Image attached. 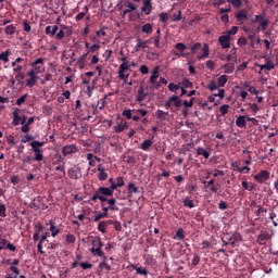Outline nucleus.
Segmentation results:
<instances>
[{
	"label": "nucleus",
	"mask_w": 278,
	"mask_h": 278,
	"mask_svg": "<svg viewBox=\"0 0 278 278\" xmlns=\"http://www.w3.org/2000/svg\"><path fill=\"white\" fill-rule=\"evenodd\" d=\"M16 31V27L14 25H9L5 27L7 35H13Z\"/></svg>",
	"instance_id": "58836bf2"
},
{
	"label": "nucleus",
	"mask_w": 278,
	"mask_h": 278,
	"mask_svg": "<svg viewBox=\"0 0 278 278\" xmlns=\"http://www.w3.org/2000/svg\"><path fill=\"white\" fill-rule=\"evenodd\" d=\"M67 175L72 179H77L78 178V172L75 168H70L67 172Z\"/></svg>",
	"instance_id": "473e14b6"
},
{
	"label": "nucleus",
	"mask_w": 278,
	"mask_h": 278,
	"mask_svg": "<svg viewBox=\"0 0 278 278\" xmlns=\"http://www.w3.org/2000/svg\"><path fill=\"white\" fill-rule=\"evenodd\" d=\"M42 152H43L42 150L34 152L35 153L34 161H38V162L42 161L43 160Z\"/></svg>",
	"instance_id": "e433bc0d"
},
{
	"label": "nucleus",
	"mask_w": 278,
	"mask_h": 278,
	"mask_svg": "<svg viewBox=\"0 0 278 278\" xmlns=\"http://www.w3.org/2000/svg\"><path fill=\"white\" fill-rule=\"evenodd\" d=\"M9 55H10V51H9V50L5 51V52H2V53L0 54V60H1V61H4V62L7 63V62H9Z\"/></svg>",
	"instance_id": "49530a36"
},
{
	"label": "nucleus",
	"mask_w": 278,
	"mask_h": 278,
	"mask_svg": "<svg viewBox=\"0 0 278 278\" xmlns=\"http://www.w3.org/2000/svg\"><path fill=\"white\" fill-rule=\"evenodd\" d=\"M111 223L112 219L109 220H102L99 223L98 225V229L101 231V233H106V231L110 229L111 227Z\"/></svg>",
	"instance_id": "f8f14e48"
},
{
	"label": "nucleus",
	"mask_w": 278,
	"mask_h": 278,
	"mask_svg": "<svg viewBox=\"0 0 278 278\" xmlns=\"http://www.w3.org/2000/svg\"><path fill=\"white\" fill-rule=\"evenodd\" d=\"M207 88H208V90H211V92H214L215 90L218 89V86H217L216 81L211 80V83H208V87Z\"/></svg>",
	"instance_id": "a18cd8bd"
},
{
	"label": "nucleus",
	"mask_w": 278,
	"mask_h": 278,
	"mask_svg": "<svg viewBox=\"0 0 278 278\" xmlns=\"http://www.w3.org/2000/svg\"><path fill=\"white\" fill-rule=\"evenodd\" d=\"M99 248H91V254L92 256H99L103 258V261H108V256H105V253L101 250V247L103 245H98Z\"/></svg>",
	"instance_id": "9b49d317"
},
{
	"label": "nucleus",
	"mask_w": 278,
	"mask_h": 278,
	"mask_svg": "<svg viewBox=\"0 0 278 278\" xmlns=\"http://www.w3.org/2000/svg\"><path fill=\"white\" fill-rule=\"evenodd\" d=\"M250 110L253 114H256L260 111V106L256 103L250 104Z\"/></svg>",
	"instance_id": "bf43d9fd"
},
{
	"label": "nucleus",
	"mask_w": 278,
	"mask_h": 278,
	"mask_svg": "<svg viewBox=\"0 0 278 278\" xmlns=\"http://www.w3.org/2000/svg\"><path fill=\"white\" fill-rule=\"evenodd\" d=\"M43 59L39 58L37 59L35 62H33L30 64V66L33 67V70L37 73V74H41L45 72V67H43Z\"/></svg>",
	"instance_id": "39448f33"
},
{
	"label": "nucleus",
	"mask_w": 278,
	"mask_h": 278,
	"mask_svg": "<svg viewBox=\"0 0 278 278\" xmlns=\"http://www.w3.org/2000/svg\"><path fill=\"white\" fill-rule=\"evenodd\" d=\"M99 269L103 270H108L110 271L111 270V266L110 264H108V260H103V262L99 263Z\"/></svg>",
	"instance_id": "cd10ccee"
},
{
	"label": "nucleus",
	"mask_w": 278,
	"mask_h": 278,
	"mask_svg": "<svg viewBox=\"0 0 278 278\" xmlns=\"http://www.w3.org/2000/svg\"><path fill=\"white\" fill-rule=\"evenodd\" d=\"M149 96H150V93L144 92V88L141 86L138 90L137 102L141 103Z\"/></svg>",
	"instance_id": "ddd939ff"
},
{
	"label": "nucleus",
	"mask_w": 278,
	"mask_h": 278,
	"mask_svg": "<svg viewBox=\"0 0 278 278\" xmlns=\"http://www.w3.org/2000/svg\"><path fill=\"white\" fill-rule=\"evenodd\" d=\"M170 101L174 102L176 108H181V105H182V101L177 96L170 97Z\"/></svg>",
	"instance_id": "7c9ffc66"
},
{
	"label": "nucleus",
	"mask_w": 278,
	"mask_h": 278,
	"mask_svg": "<svg viewBox=\"0 0 278 278\" xmlns=\"http://www.w3.org/2000/svg\"><path fill=\"white\" fill-rule=\"evenodd\" d=\"M27 98H28V94L25 93L24 96H22L21 98H18V99L16 100V104H17L18 106L22 105V104L26 101Z\"/></svg>",
	"instance_id": "864d4df0"
},
{
	"label": "nucleus",
	"mask_w": 278,
	"mask_h": 278,
	"mask_svg": "<svg viewBox=\"0 0 278 278\" xmlns=\"http://www.w3.org/2000/svg\"><path fill=\"white\" fill-rule=\"evenodd\" d=\"M108 177H109V174H108L105 170L99 172L98 178H99L100 180L104 181V180L108 179Z\"/></svg>",
	"instance_id": "5fc2aeb1"
},
{
	"label": "nucleus",
	"mask_w": 278,
	"mask_h": 278,
	"mask_svg": "<svg viewBox=\"0 0 278 278\" xmlns=\"http://www.w3.org/2000/svg\"><path fill=\"white\" fill-rule=\"evenodd\" d=\"M235 17H237V22H242L243 20H248V12L244 10L239 11V13H237V15H235Z\"/></svg>",
	"instance_id": "aec40b11"
},
{
	"label": "nucleus",
	"mask_w": 278,
	"mask_h": 278,
	"mask_svg": "<svg viewBox=\"0 0 278 278\" xmlns=\"http://www.w3.org/2000/svg\"><path fill=\"white\" fill-rule=\"evenodd\" d=\"M160 21L165 23L168 21V14L167 13H161L160 14Z\"/></svg>",
	"instance_id": "338daca9"
},
{
	"label": "nucleus",
	"mask_w": 278,
	"mask_h": 278,
	"mask_svg": "<svg viewBox=\"0 0 278 278\" xmlns=\"http://www.w3.org/2000/svg\"><path fill=\"white\" fill-rule=\"evenodd\" d=\"M45 143H46L45 141H37V140L31 141L30 147H31L34 153L41 151L42 150L41 147H43Z\"/></svg>",
	"instance_id": "4468645a"
},
{
	"label": "nucleus",
	"mask_w": 278,
	"mask_h": 278,
	"mask_svg": "<svg viewBox=\"0 0 278 278\" xmlns=\"http://www.w3.org/2000/svg\"><path fill=\"white\" fill-rule=\"evenodd\" d=\"M102 212L109 214V212H118V207L116 206V199H108L106 201H101Z\"/></svg>",
	"instance_id": "7ed1b4c3"
},
{
	"label": "nucleus",
	"mask_w": 278,
	"mask_h": 278,
	"mask_svg": "<svg viewBox=\"0 0 278 278\" xmlns=\"http://www.w3.org/2000/svg\"><path fill=\"white\" fill-rule=\"evenodd\" d=\"M119 186L113 182L111 187H100L96 193L91 197V201H106V197H113L114 190H116Z\"/></svg>",
	"instance_id": "f257e3e1"
},
{
	"label": "nucleus",
	"mask_w": 278,
	"mask_h": 278,
	"mask_svg": "<svg viewBox=\"0 0 278 278\" xmlns=\"http://www.w3.org/2000/svg\"><path fill=\"white\" fill-rule=\"evenodd\" d=\"M25 78V74L23 72L16 73L15 79L21 83Z\"/></svg>",
	"instance_id": "0e129e2a"
},
{
	"label": "nucleus",
	"mask_w": 278,
	"mask_h": 278,
	"mask_svg": "<svg viewBox=\"0 0 278 278\" xmlns=\"http://www.w3.org/2000/svg\"><path fill=\"white\" fill-rule=\"evenodd\" d=\"M109 213H99L96 217H94V223H99V220H102V218H108Z\"/></svg>",
	"instance_id": "37998d69"
},
{
	"label": "nucleus",
	"mask_w": 278,
	"mask_h": 278,
	"mask_svg": "<svg viewBox=\"0 0 278 278\" xmlns=\"http://www.w3.org/2000/svg\"><path fill=\"white\" fill-rule=\"evenodd\" d=\"M140 193V190L138 187L135 186V184L130 182L128 185V193L131 194V193Z\"/></svg>",
	"instance_id": "c85d7f7f"
},
{
	"label": "nucleus",
	"mask_w": 278,
	"mask_h": 278,
	"mask_svg": "<svg viewBox=\"0 0 278 278\" xmlns=\"http://www.w3.org/2000/svg\"><path fill=\"white\" fill-rule=\"evenodd\" d=\"M260 67L261 71H264L265 68L268 70V71H271L274 70V65L270 64V63H267V64H264V65H257Z\"/></svg>",
	"instance_id": "3c124183"
},
{
	"label": "nucleus",
	"mask_w": 278,
	"mask_h": 278,
	"mask_svg": "<svg viewBox=\"0 0 278 278\" xmlns=\"http://www.w3.org/2000/svg\"><path fill=\"white\" fill-rule=\"evenodd\" d=\"M129 127V124L127 122H121L117 126H114V131L116 134H119L127 129Z\"/></svg>",
	"instance_id": "dca6fc26"
},
{
	"label": "nucleus",
	"mask_w": 278,
	"mask_h": 278,
	"mask_svg": "<svg viewBox=\"0 0 278 278\" xmlns=\"http://www.w3.org/2000/svg\"><path fill=\"white\" fill-rule=\"evenodd\" d=\"M195 153L198 154V155H202V156H204V159H210V156H211V153L208 152V151H206L205 149H203V148H198L197 150H195Z\"/></svg>",
	"instance_id": "4be33fe9"
},
{
	"label": "nucleus",
	"mask_w": 278,
	"mask_h": 278,
	"mask_svg": "<svg viewBox=\"0 0 278 278\" xmlns=\"http://www.w3.org/2000/svg\"><path fill=\"white\" fill-rule=\"evenodd\" d=\"M218 41L222 49H229L231 47V37L229 35L219 36Z\"/></svg>",
	"instance_id": "0eeeda50"
},
{
	"label": "nucleus",
	"mask_w": 278,
	"mask_h": 278,
	"mask_svg": "<svg viewBox=\"0 0 278 278\" xmlns=\"http://www.w3.org/2000/svg\"><path fill=\"white\" fill-rule=\"evenodd\" d=\"M111 225H113V227H114V229H116V231H122V224L119 222L112 220Z\"/></svg>",
	"instance_id": "6e6d98bb"
},
{
	"label": "nucleus",
	"mask_w": 278,
	"mask_h": 278,
	"mask_svg": "<svg viewBox=\"0 0 278 278\" xmlns=\"http://www.w3.org/2000/svg\"><path fill=\"white\" fill-rule=\"evenodd\" d=\"M18 109H16L14 112H13V117H14V121H13V124L14 125H18L22 117L18 115Z\"/></svg>",
	"instance_id": "72a5a7b5"
},
{
	"label": "nucleus",
	"mask_w": 278,
	"mask_h": 278,
	"mask_svg": "<svg viewBox=\"0 0 278 278\" xmlns=\"http://www.w3.org/2000/svg\"><path fill=\"white\" fill-rule=\"evenodd\" d=\"M222 68H224V73L231 74V73H233L236 66H235V63H228V64L224 65Z\"/></svg>",
	"instance_id": "412c9836"
},
{
	"label": "nucleus",
	"mask_w": 278,
	"mask_h": 278,
	"mask_svg": "<svg viewBox=\"0 0 278 278\" xmlns=\"http://www.w3.org/2000/svg\"><path fill=\"white\" fill-rule=\"evenodd\" d=\"M89 53H90V51L84 53V54L80 56V59L77 61V63H78V65H79L80 68H84V67H85V65H86V60H87V56H88Z\"/></svg>",
	"instance_id": "5701e85b"
},
{
	"label": "nucleus",
	"mask_w": 278,
	"mask_h": 278,
	"mask_svg": "<svg viewBox=\"0 0 278 278\" xmlns=\"http://www.w3.org/2000/svg\"><path fill=\"white\" fill-rule=\"evenodd\" d=\"M48 225H50L52 238H55V236L60 233V228L55 226V223L53 220H50Z\"/></svg>",
	"instance_id": "f3484780"
},
{
	"label": "nucleus",
	"mask_w": 278,
	"mask_h": 278,
	"mask_svg": "<svg viewBox=\"0 0 278 278\" xmlns=\"http://www.w3.org/2000/svg\"><path fill=\"white\" fill-rule=\"evenodd\" d=\"M7 216V206L3 203H0V217L5 218Z\"/></svg>",
	"instance_id": "a19ab883"
},
{
	"label": "nucleus",
	"mask_w": 278,
	"mask_h": 278,
	"mask_svg": "<svg viewBox=\"0 0 278 278\" xmlns=\"http://www.w3.org/2000/svg\"><path fill=\"white\" fill-rule=\"evenodd\" d=\"M179 88H180V86H178V85H176V84H174V83H170V84L168 85V89H169L170 91H173V92H176L177 90H179Z\"/></svg>",
	"instance_id": "13d9d810"
},
{
	"label": "nucleus",
	"mask_w": 278,
	"mask_h": 278,
	"mask_svg": "<svg viewBox=\"0 0 278 278\" xmlns=\"http://www.w3.org/2000/svg\"><path fill=\"white\" fill-rule=\"evenodd\" d=\"M142 33L151 35L153 33V26L151 24H146L142 26Z\"/></svg>",
	"instance_id": "bb28decb"
},
{
	"label": "nucleus",
	"mask_w": 278,
	"mask_h": 278,
	"mask_svg": "<svg viewBox=\"0 0 278 278\" xmlns=\"http://www.w3.org/2000/svg\"><path fill=\"white\" fill-rule=\"evenodd\" d=\"M78 151H79V149L76 144H67V146L63 147L62 154L64 156H68V155L74 154Z\"/></svg>",
	"instance_id": "423d86ee"
},
{
	"label": "nucleus",
	"mask_w": 278,
	"mask_h": 278,
	"mask_svg": "<svg viewBox=\"0 0 278 278\" xmlns=\"http://www.w3.org/2000/svg\"><path fill=\"white\" fill-rule=\"evenodd\" d=\"M55 170L62 173L61 177L65 176L64 164L58 165V166L55 167Z\"/></svg>",
	"instance_id": "052dcab7"
},
{
	"label": "nucleus",
	"mask_w": 278,
	"mask_h": 278,
	"mask_svg": "<svg viewBox=\"0 0 278 278\" xmlns=\"http://www.w3.org/2000/svg\"><path fill=\"white\" fill-rule=\"evenodd\" d=\"M202 56H204V58L210 56V47L207 43H204V48H202Z\"/></svg>",
	"instance_id": "79ce46f5"
},
{
	"label": "nucleus",
	"mask_w": 278,
	"mask_h": 278,
	"mask_svg": "<svg viewBox=\"0 0 278 278\" xmlns=\"http://www.w3.org/2000/svg\"><path fill=\"white\" fill-rule=\"evenodd\" d=\"M202 48V45L200 42H195L192 47H191V53L195 54L200 49Z\"/></svg>",
	"instance_id": "c03bdc74"
},
{
	"label": "nucleus",
	"mask_w": 278,
	"mask_h": 278,
	"mask_svg": "<svg viewBox=\"0 0 278 278\" xmlns=\"http://www.w3.org/2000/svg\"><path fill=\"white\" fill-rule=\"evenodd\" d=\"M175 48L179 51L178 52H174V54L176 56H182V58H188L190 55V53H186L185 50L187 49V46L182 42H179L175 46Z\"/></svg>",
	"instance_id": "1a4fd4ad"
},
{
	"label": "nucleus",
	"mask_w": 278,
	"mask_h": 278,
	"mask_svg": "<svg viewBox=\"0 0 278 278\" xmlns=\"http://www.w3.org/2000/svg\"><path fill=\"white\" fill-rule=\"evenodd\" d=\"M138 45L135 47V51L138 52L141 48L144 49L147 48V45L149 43L148 40H141V39H138Z\"/></svg>",
	"instance_id": "b1692460"
},
{
	"label": "nucleus",
	"mask_w": 278,
	"mask_h": 278,
	"mask_svg": "<svg viewBox=\"0 0 278 278\" xmlns=\"http://www.w3.org/2000/svg\"><path fill=\"white\" fill-rule=\"evenodd\" d=\"M24 30L29 33L31 30L30 24L27 21L23 22Z\"/></svg>",
	"instance_id": "69168bd1"
},
{
	"label": "nucleus",
	"mask_w": 278,
	"mask_h": 278,
	"mask_svg": "<svg viewBox=\"0 0 278 278\" xmlns=\"http://www.w3.org/2000/svg\"><path fill=\"white\" fill-rule=\"evenodd\" d=\"M185 238V230L179 228L176 232L175 240H184Z\"/></svg>",
	"instance_id": "f704fd0d"
},
{
	"label": "nucleus",
	"mask_w": 278,
	"mask_h": 278,
	"mask_svg": "<svg viewBox=\"0 0 278 278\" xmlns=\"http://www.w3.org/2000/svg\"><path fill=\"white\" fill-rule=\"evenodd\" d=\"M168 112H164L162 110H157L156 111V118L160 119L161 122H164L167 119V116H168Z\"/></svg>",
	"instance_id": "6ab92c4d"
},
{
	"label": "nucleus",
	"mask_w": 278,
	"mask_h": 278,
	"mask_svg": "<svg viewBox=\"0 0 278 278\" xmlns=\"http://www.w3.org/2000/svg\"><path fill=\"white\" fill-rule=\"evenodd\" d=\"M153 144V141L151 139H148V140H144L142 143H141V149L143 151H148Z\"/></svg>",
	"instance_id": "393cba45"
},
{
	"label": "nucleus",
	"mask_w": 278,
	"mask_h": 278,
	"mask_svg": "<svg viewBox=\"0 0 278 278\" xmlns=\"http://www.w3.org/2000/svg\"><path fill=\"white\" fill-rule=\"evenodd\" d=\"M237 124V127L239 128H243L247 126V117L241 115L239 117H237V122H235Z\"/></svg>",
	"instance_id": "a211bd4d"
},
{
	"label": "nucleus",
	"mask_w": 278,
	"mask_h": 278,
	"mask_svg": "<svg viewBox=\"0 0 278 278\" xmlns=\"http://www.w3.org/2000/svg\"><path fill=\"white\" fill-rule=\"evenodd\" d=\"M5 250L15 252V245H0V251H5Z\"/></svg>",
	"instance_id": "603ef678"
},
{
	"label": "nucleus",
	"mask_w": 278,
	"mask_h": 278,
	"mask_svg": "<svg viewBox=\"0 0 278 278\" xmlns=\"http://www.w3.org/2000/svg\"><path fill=\"white\" fill-rule=\"evenodd\" d=\"M220 184H215L208 186V190H211L213 193H219Z\"/></svg>",
	"instance_id": "ea45409f"
},
{
	"label": "nucleus",
	"mask_w": 278,
	"mask_h": 278,
	"mask_svg": "<svg viewBox=\"0 0 278 278\" xmlns=\"http://www.w3.org/2000/svg\"><path fill=\"white\" fill-rule=\"evenodd\" d=\"M136 274L142 275V276H148V270L142 267H136Z\"/></svg>",
	"instance_id": "8fccbe9b"
},
{
	"label": "nucleus",
	"mask_w": 278,
	"mask_h": 278,
	"mask_svg": "<svg viewBox=\"0 0 278 278\" xmlns=\"http://www.w3.org/2000/svg\"><path fill=\"white\" fill-rule=\"evenodd\" d=\"M182 204L189 208L194 207V202L189 197H187V198H185V200H182Z\"/></svg>",
	"instance_id": "a878e982"
},
{
	"label": "nucleus",
	"mask_w": 278,
	"mask_h": 278,
	"mask_svg": "<svg viewBox=\"0 0 278 278\" xmlns=\"http://www.w3.org/2000/svg\"><path fill=\"white\" fill-rule=\"evenodd\" d=\"M132 112H136V110H134V111H131V110H125V111L123 112V115H124L125 117H127L128 119H131V118H132Z\"/></svg>",
	"instance_id": "4d7b16f0"
},
{
	"label": "nucleus",
	"mask_w": 278,
	"mask_h": 278,
	"mask_svg": "<svg viewBox=\"0 0 278 278\" xmlns=\"http://www.w3.org/2000/svg\"><path fill=\"white\" fill-rule=\"evenodd\" d=\"M64 37H65V31H64L63 29H61V30L56 34L55 39L60 41V40H62Z\"/></svg>",
	"instance_id": "e2e57ef3"
},
{
	"label": "nucleus",
	"mask_w": 278,
	"mask_h": 278,
	"mask_svg": "<svg viewBox=\"0 0 278 278\" xmlns=\"http://www.w3.org/2000/svg\"><path fill=\"white\" fill-rule=\"evenodd\" d=\"M127 10H125L123 12V15L125 16L126 14L132 12V11H136L137 10V5H135L134 3L129 2L128 5H127Z\"/></svg>",
	"instance_id": "2f4dec72"
},
{
	"label": "nucleus",
	"mask_w": 278,
	"mask_h": 278,
	"mask_svg": "<svg viewBox=\"0 0 278 278\" xmlns=\"http://www.w3.org/2000/svg\"><path fill=\"white\" fill-rule=\"evenodd\" d=\"M270 178V173L268 170L262 169L256 175L253 176V179L258 184H264Z\"/></svg>",
	"instance_id": "20e7f679"
},
{
	"label": "nucleus",
	"mask_w": 278,
	"mask_h": 278,
	"mask_svg": "<svg viewBox=\"0 0 278 278\" xmlns=\"http://www.w3.org/2000/svg\"><path fill=\"white\" fill-rule=\"evenodd\" d=\"M228 81V77L226 75H222L218 79H217V85H219V87H225V85Z\"/></svg>",
	"instance_id": "c756f323"
},
{
	"label": "nucleus",
	"mask_w": 278,
	"mask_h": 278,
	"mask_svg": "<svg viewBox=\"0 0 278 278\" xmlns=\"http://www.w3.org/2000/svg\"><path fill=\"white\" fill-rule=\"evenodd\" d=\"M31 140H34V137L31 136V135H26V136H24L23 138H22V142L23 143H26V142H29V141H31Z\"/></svg>",
	"instance_id": "680f3d73"
},
{
	"label": "nucleus",
	"mask_w": 278,
	"mask_h": 278,
	"mask_svg": "<svg viewBox=\"0 0 278 278\" xmlns=\"http://www.w3.org/2000/svg\"><path fill=\"white\" fill-rule=\"evenodd\" d=\"M229 105L228 104H224L222 106H219V113H222V115H226L229 111Z\"/></svg>",
	"instance_id": "09e8293b"
},
{
	"label": "nucleus",
	"mask_w": 278,
	"mask_h": 278,
	"mask_svg": "<svg viewBox=\"0 0 278 278\" xmlns=\"http://www.w3.org/2000/svg\"><path fill=\"white\" fill-rule=\"evenodd\" d=\"M140 73L143 75L149 74V67L147 65H141L140 66Z\"/></svg>",
	"instance_id": "774afa93"
},
{
	"label": "nucleus",
	"mask_w": 278,
	"mask_h": 278,
	"mask_svg": "<svg viewBox=\"0 0 278 278\" xmlns=\"http://www.w3.org/2000/svg\"><path fill=\"white\" fill-rule=\"evenodd\" d=\"M34 242H38V244H43V242H49L47 238H49V232L46 231V228L42 226L40 222L34 223Z\"/></svg>",
	"instance_id": "f03ea898"
},
{
	"label": "nucleus",
	"mask_w": 278,
	"mask_h": 278,
	"mask_svg": "<svg viewBox=\"0 0 278 278\" xmlns=\"http://www.w3.org/2000/svg\"><path fill=\"white\" fill-rule=\"evenodd\" d=\"M37 81H38V78L29 77V79L26 83V86L33 88Z\"/></svg>",
	"instance_id": "de8ad7c7"
},
{
	"label": "nucleus",
	"mask_w": 278,
	"mask_h": 278,
	"mask_svg": "<svg viewBox=\"0 0 278 278\" xmlns=\"http://www.w3.org/2000/svg\"><path fill=\"white\" fill-rule=\"evenodd\" d=\"M159 73H160V66H155L152 71V75L150 77V84L154 85L157 81L159 78Z\"/></svg>",
	"instance_id": "2eb2a0df"
},
{
	"label": "nucleus",
	"mask_w": 278,
	"mask_h": 278,
	"mask_svg": "<svg viewBox=\"0 0 278 278\" xmlns=\"http://www.w3.org/2000/svg\"><path fill=\"white\" fill-rule=\"evenodd\" d=\"M87 160L89 161L90 166H96L97 165V161H96L94 155L92 153H89L87 155Z\"/></svg>",
	"instance_id": "4c0bfd02"
},
{
	"label": "nucleus",
	"mask_w": 278,
	"mask_h": 278,
	"mask_svg": "<svg viewBox=\"0 0 278 278\" xmlns=\"http://www.w3.org/2000/svg\"><path fill=\"white\" fill-rule=\"evenodd\" d=\"M142 1H143V7H142L141 13L139 15H142L143 13L146 15H150L153 10L152 0H142Z\"/></svg>",
	"instance_id": "6e6552de"
},
{
	"label": "nucleus",
	"mask_w": 278,
	"mask_h": 278,
	"mask_svg": "<svg viewBox=\"0 0 278 278\" xmlns=\"http://www.w3.org/2000/svg\"><path fill=\"white\" fill-rule=\"evenodd\" d=\"M269 25V21L268 20H262L260 23V27H257V30H266V28Z\"/></svg>",
	"instance_id": "c9c22d12"
},
{
	"label": "nucleus",
	"mask_w": 278,
	"mask_h": 278,
	"mask_svg": "<svg viewBox=\"0 0 278 278\" xmlns=\"http://www.w3.org/2000/svg\"><path fill=\"white\" fill-rule=\"evenodd\" d=\"M17 265H20V260H13V263H11L9 269L11 270V273L15 274V276H8L7 278H17V275H20V269L15 267Z\"/></svg>",
	"instance_id": "9d476101"
}]
</instances>
